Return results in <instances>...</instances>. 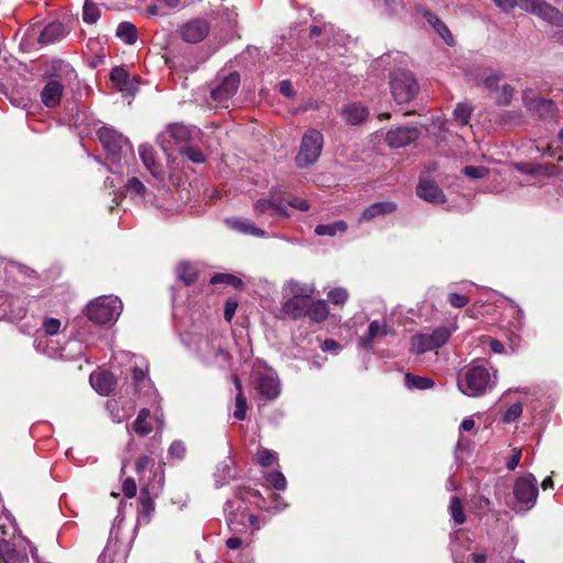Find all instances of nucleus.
I'll list each match as a JSON object with an SVG mask.
<instances>
[{
  "mask_svg": "<svg viewBox=\"0 0 563 563\" xmlns=\"http://www.w3.org/2000/svg\"><path fill=\"white\" fill-rule=\"evenodd\" d=\"M238 309V302L233 299H229L224 307V319L231 321Z\"/></svg>",
  "mask_w": 563,
  "mask_h": 563,
  "instance_id": "56",
  "label": "nucleus"
},
{
  "mask_svg": "<svg viewBox=\"0 0 563 563\" xmlns=\"http://www.w3.org/2000/svg\"><path fill=\"white\" fill-rule=\"evenodd\" d=\"M537 15L554 26H563V13L548 2L543 3Z\"/></svg>",
  "mask_w": 563,
  "mask_h": 563,
  "instance_id": "27",
  "label": "nucleus"
},
{
  "mask_svg": "<svg viewBox=\"0 0 563 563\" xmlns=\"http://www.w3.org/2000/svg\"><path fill=\"white\" fill-rule=\"evenodd\" d=\"M500 81V76L497 74H490L483 79L485 87L489 90H495Z\"/></svg>",
  "mask_w": 563,
  "mask_h": 563,
  "instance_id": "58",
  "label": "nucleus"
},
{
  "mask_svg": "<svg viewBox=\"0 0 563 563\" xmlns=\"http://www.w3.org/2000/svg\"><path fill=\"white\" fill-rule=\"evenodd\" d=\"M133 380L135 383V388L139 389L141 385L146 383V372L139 367L134 368Z\"/></svg>",
  "mask_w": 563,
  "mask_h": 563,
  "instance_id": "57",
  "label": "nucleus"
},
{
  "mask_svg": "<svg viewBox=\"0 0 563 563\" xmlns=\"http://www.w3.org/2000/svg\"><path fill=\"white\" fill-rule=\"evenodd\" d=\"M185 453L186 448L181 441H174L168 450V454L177 460H181L185 456Z\"/></svg>",
  "mask_w": 563,
  "mask_h": 563,
  "instance_id": "52",
  "label": "nucleus"
},
{
  "mask_svg": "<svg viewBox=\"0 0 563 563\" xmlns=\"http://www.w3.org/2000/svg\"><path fill=\"white\" fill-rule=\"evenodd\" d=\"M397 209V205L393 201L374 202L362 212L358 222H368L377 217L393 213Z\"/></svg>",
  "mask_w": 563,
  "mask_h": 563,
  "instance_id": "20",
  "label": "nucleus"
},
{
  "mask_svg": "<svg viewBox=\"0 0 563 563\" xmlns=\"http://www.w3.org/2000/svg\"><path fill=\"white\" fill-rule=\"evenodd\" d=\"M235 499L228 500L224 504L227 523L231 531L241 532L246 527V511L243 506L246 496L261 497V493L253 488L239 487L235 490Z\"/></svg>",
  "mask_w": 563,
  "mask_h": 563,
  "instance_id": "3",
  "label": "nucleus"
},
{
  "mask_svg": "<svg viewBox=\"0 0 563 563\" xmlns=\"http://www.w3.org/2000/svg\"><path fill=\"white\" fill-rule=\"evenodd\" d=\"M140 158L145 166V168L151 173V175L159 183L165 181V172L163 166L156 162L155 152L152 146L142 144L139 147Z\"/></svg>",
  "mask_w": 563,
  "mask_h": 563,
  "instance_id": "15",
  "label": "nucleus"
},
{
  "mask_svg": "<svg viewBox=\"0 0 563 563\" xmlns=\"http://www.w3.org/2000/svg\"><path fill=\"white\" fill-rule=\"evenodd\" d=\"M210 31L209 22L205 19H194L180 29V36L185 42L198 43L202 41Z\"/></svg>",
  "mask_w": 563,
  "mask_h": 563,
  "instance_id": "13",
  "label": "nucleus"
},
{
  "mask_svg": "<svg viewBox=\"0 0 563 563\" xmlns=\"http://www.w3.org/2000/svg\"><path fill=\"white\" fill-rule=\"evenodd\" d=\"M428 21L446 44H453V37L450 30L437 15L429 13Z\"/></svg>",
  "mask_w": 563,
  "mask_h": 563,
  "instance_id": "37",
  "label": "nucleus"
},
{
  "mask_svg": "<svg viewBox=\"0 0 563 563\" xmlns=\"http://www.w3.org/2000/svg\"><path fill=\"white\" fill-rule=\"evenodd\" d=\"M390 332L385 321L374 320L369 323L367 332L360 338L358 345L362 349H372L374 341L386 336Z\"/></svg>",
  "mask_w": 563,
  "mask_h": 563,
  "instance_id": "17",
  "label": "nucleus"
},
{
  "mask_svg": "<svg viewBox=\"0 0 563 563\" xmlns=\"http://www.w3.org/2000/svg\"><path fill=\"white\" fill-rule=\"evenodd\" d=\"M100 18V9L92 0H85L82 20L87 24H95Z\"/></svg>",
  "mask_w": 563,
  "mask_h": 563,
  "instance_id": "35",
  "label": "nucleus"
},
{
  "mask_svg": "<svg viewBox=\"0 0 563 563\" xmlns=\"http://www.w3.org/2000/svg\"><path fill=\"white\" fill-rule=\"evenodd\" d=\"M90 384L98 394L107 396L114 390L117 379L112 373L103 371L92 373L90 375Z\"/></svg>",
  "mask_w": 563,
  "mask_h": 563,
  "instance_id": "18",
  "label": "nucleus"
},
{
  "mask_svg": "<svg viewBox=\"0 0 563 563\" xmlns=\"http://www.w3.org/2000/svg\"><path fill=\"white\" fill-rule=\"evenodd\" d=\"M514 495L518 503L531 509L538 497L537 478L532 474L519 477L514 485Z\"/></svg>",
  "mask_w": 563,
  "mask_h": 563,
  "instance_id": "10",
  "label": "nucleus"
},
{
  "mask_svg": "<svg viewBox=\"0 0 563 563\" xmlns=\"http://www.w3.org/2000/svg\"><path fill=\"white\" fill-rule=\"evenodd\" d=\"M538 108H542L547 113L551 114L555 110V104L552 100L540 99L538 100Z\"/></svg>",
  "mask_w": 563,
  "mask_h": 563,
  "instance_id": "63",
  "label": "nucleus"
},
{
  "mask_svg": "<svg viewBox=\"0 0 563 563\" xmlns=\"http://www.w3.org/2000/svg\"><path fill=\"white\" fill-rule=\"evenodd\" d=\"M234 384L238 389V394L235 396L234 417L238 420H244L246 417V409H247L246 398L243 395L242 386H241L240 379L238 377H234Z\"/></svg>",
  "mask_w": 563,
  "mask_h": 563,
  "instance_id": "31",
  "label": "nucleus"
},
{
  "mask_svg": "<svg viewBox=\"0 0 563 563\" xmlns=\"http://www.w3.org/2000/svg\"><path fill=\"white\" fill-rule=\"evenodd\" d=\"M140 504L144 514L148 515L154 511V500L148 496L145 489L141 490Z\"/></svg>",
  "mask_w": 563,
  "mask_h": 563,
  "instance_id": "51",
  "label": "nucleus"
},
{
  "mask_svg": "<svg viewBox=\"0 0 563 563\" xmlns=\"http://www.w3.org/2000/svg\"><path fill=\"white\" fill-rule=\"evenodd\" d=\"M133 429L139 435L142 437H145L153 431V427L147 420H135L133 423Z\"/></svg>",
  "mask_w": 563,
  "mask_h": 563,
  "instance_id": "54",
  "label": "nucleus"
},
{
  "mask_svg": "<svg viewBox=\"0 0 563 563\" xmlns=\"http://www.w3.org/2000/svg\"><path fill=\"white\" fill-rule=\"evenodd\" d=\"M328 298L333 305H343L349 298V292L345 288L336 287L328 294Z\"/></svg>",
  "mask_w": 563,
  "mask_h": 563,
  "instance_id": "44",
  "label": "nucleus"
},
{
  "mask_svg": "<svg viewBox=\"0 0 563 563\" xmlns=\"http://www.w3.org/2000/svg\"><path fill=\"white\" fill-rule=\"evenodd\" d=\"M448 300L450 305L454 308H464L470 302V298L467 296L455 292L450 294Z\"/></svg>",
  "mask_w": 563,
  "mask_h": 563,
  "instance_id": "50",
  "label": "nucleus"
},
{
  "mask_svg": "<svg viewBox=\"0 0 563 563\" xmlns=\"http://www.w3.org/2000/svg\"><path fill=\"white\" fill-rule=\"evenodd\" d=\"M288 289L292 296H300L301 298H308L313 295L314 287L310 284H302L297 280H289Z\"/></svg>",
  "mask_w": 563,
  "mask_h": 563,
  "instance_id": "34",
  "label": "nucleus"
},
{
  "mask_svg": "<svg viewBox=\"0 0 563 563\" xmlns=\"http://www.w3.org/2000/svg\"><path fill=\"white\" fill-rule=\"evenodd\" d=\"M240 85V75L231 73L223 78L221 84L211 91V98L222 107H228V101L235 95Z\"/></svg>",
  "mask_w": 563,
  "mask_h": 563,
  "instance_id": "11",
  "label": "nucleus"
},
{
  "mask_svg": "<svg viewBox=\"0 0 563 563\" xmlns=\"http://www.w3.org/2000/svg\"><path fill=\"white\" fill-rule=\"evenodd\" d=\"M308 305V298L291 296V298L283 305L282 312L292 319H298L307 313Z\"/></svg>",
  "mask_w": 563,
  "mask_h": 563,
  "instance_id": "22",
  "label": "nucleus"
},
{
  "mask_svg": "<svg viewBox=\"0 0 563 563\" xmlns=\"http://www.w3.org/2000/svg\"><path fill=\"white\" fill-rule=\"evenodd\" d=\"M122 490L125 497L132 498L136 495V483L133 478L124 479L122 484Z\"/></svg>",
  "mask_w": 563,
  "mask_h": 563,
  "instance_id": "55",
  "label": "nucleus"
},
{
  "mask_svg": "<svg viewBox=\"0 0 563 563\" xmlns=\"http://www.w3.org/2000/svg\"><path fill=\"white\" fill-rule=\"evenodd\" d=\"M266 481L278 490H284L287 486L285 476L279 471H273L266 474Z\"/></svg>",
  "mask_w": 563,
  "mask_h": 563,
  "instance_id": "43",
  "label": "nucleus"
},
{
  "mask_svg": "<svg viewBox=\"0 0 563 563\" xmlns=\"http://www.w3.org/2000/svg\"><path fill=\"white\" fill-rule=\"evenodd\" d=\"M417 195L432 203H441L444 201L443 191L434 181L429 179H420L417 186Z\"/></svg>",
  "mask_w": 563,
  "mask_h": 563,
  "instance_id": "19",
  "label": "nucleus"
},
{
  "mask_svg": "<svg viewBox=\"0 0 563 563\" xmlns=\"http://www.w3.org/2000/svg\"><path fill=\"white\" fill-rule=\"evenodd\" d=\"M74 73L73 67L62 59H53L47 64V69L43 75L45 84L40 92L41 102L46 108H55L60 103L65 81Z\"/></svg>",
  "mask_w": 563,
  "mask_h": 563,
  "instance_id": "1",
  "label": "nucleus"
},
{
  "mask_svg": "<svg viewBox=\"0 0 563 563\" xmlns=\"http://www.w3.org/2000/svg\"><path fill=\"white\" fill-rule=\"evenodd\" d=\"M390 89L397 103H407L417 96L419 87L412 73L397 70L391 75Z\"/></svg>",
  "mask_w": 563,
  "mask_h": 563,
  "instance_id": "7",
  "label": "nucleus"
},
{
  "mask_svg": "<svg viewBox=\"0 0 563 563\" xmlns=\"http://www.w3.org/2000/svg\"><path fill=\"white\" fill-rule=\"evenodd\" d=\"M98 137L112 163L120 161L124 146H129L128 139L110 126H101Z\"/></svg>",
  "mask_w": 563,
  "mask_h": 563,
  "instance_id": "9",
  "label": "nucleus"
},
{
  "mask_svg": "<svg viewBox=\"0 0 563 563\" xmlns=\"http://www.w3.org/2000/svg\"><path fill=\"white\" fill-rule=\"evenodd\" d=\"M122 311V302L118 297H99L87 306V317L98 324L115 321Z\"/></svg>",
  "mask_w": 563,
  "mask_h": 563,
  "instance_id": "4",
  "label": "nucleus"
},
{
  "mask_svg": "<svg viewBox=\"0 0 563 563\" xmlns=\"http://www.w3.org/2000/svg\"><path fill=\"white\" fill-rule=\"evenodd\" d=\"M256 216L268 214L271 217L288 218L289 214L279 197L273 195L269 199H258L254 205Z\"/></svg>",
  "mask_w": 563,
  "mask_h": 563,
  "instance_id": "14",
  "label": "nucleus"
},
{
  "mask_svg": "<svg viewBox=\"0 0 563 563\" xmlns=\"http://www.w3.org/2000/svg\"><path fill=\"white\" fill-rule=\"evenodd\" d=\"M347 230V224L343 220H338L328 224H318L314 229L317 235H329L333 236L338 232H345Z\"/></svg>",
  "mask_w": 563,
  "mask_h": 563,
  "instance_id": "32",
  "label": "nucleus"
},
{
  "mask_svg": "<svg viewBox=\"0 0 563 563\" xmlns=\"http://www.w3.org/2000/svg\"><path fill=\"white\" fill-rule=\"evenodd\" d=\"M180 154L195 164H201L206 161V157L200 148L191 146L190 144H188L186 147H183Z\"/></svg>",
  "mask_w": 563,
  "mask_h": 563,
  "instance_id": "40",
  "label": "nucleus"
},
{
  "mask_svg": "<svg viewBox=\"0 0 563 563\" xmlns=\"http://www.w3.org/2000/svg\"><path fill=\"white\" fill-rule=\"evenodd\" d=\"M258 393L267 398L274 399L279 394V382L273 373L263 374L257 379Z\"/></svg>",
  "mask_w": 563,
  "mask_h": 563,
  "instance_id": "21",
  "label": "nucleus"
},
{
  "mask_svg": "<svg viewBox=\"0 0 563 563\" xmlns=\"http://www.w3.org/2000/svg\"><path fill=\"white\" fill-rule=\"evenodd\" d=\"M110 77L120 91H126L131 95L134 92V86L130 80L128 71L123 67L113 68Z\"/></svg>",
  "mask_w": 563,
  "mask_h": 563,
  "instance_id": "26",
  "label": "nucleus"
},
{
  "mask_svg": "<svg viewBox=\"0 0 563 563\" xmlns=\"http://www.w3.org/2000/svg\"><path fill=\"white\" fill-rule=\"evenodd\" d=\"M521 450H515L512 456L507 461V468L514 471L520 463Z\"/></svg>",
  "mask_w": 563,
  "mask_h": 563,
  "instance_id": "60",
  "label": "nucleus"
},
{
  "mask_svg": "<svg viewBox=\"0 0 563 563\" xmlns=\"http://www.w3.org/2000/svg\"><path fill=\"white\" fill-rule=\"evenodd\" d=\"M43 329L47 335H54L60 329V321L56 318H46L43 321Z\"/></svg>",
  "mask_w": 563,
  "mask_h": 563,
  "instance_id": "49",
  "label": "nucleus"
},
{
  "mask_svg": "<svg viewBox=\"0 0 563 563\" xmlns=\"http://www.w3.org/2000/svg\"><path fill=\"white\" fill-rule=\"evenodd\" d=\"M115 34L119 38L130 45L134 44L137 40L136 26L126 21L119 23Z\"/></svg>",
  "mask_w": 563,
  "mask_h": 563,
  "instance_id": "30",
  "label": "nucleus"
},
{
  "mask_svg": "<svg viewBox=\"0 0 563 563\" xmlns=\"http://www.w3.org/2000/svg\"><path fill=\"white\" fill-rule=\"evenodd\" d=\"M465 176L472 179L484 178L488 174V168L485 166H466L463 169Z\"/></svg>",
  "mask_w": 563,
  "mask_h": 563,
  "instance_id": "45",
  "label": "nucleus"
},
{
  "mask_svg": "<svg viewBox=\"0 0 563 563\" xmlns=\"http://www.w3.org/2000/svg\"><path fill=\"white\" fill-rule=\"evenodd\" d=\"M544 2L543 0H521L519 5L525 11L537 15Z\"/></svg>",
  "mask_w": 563,
  "mask_h": 563,
  "instance_id": "48",
  "label": "nucleus"
},
{
  "mask_svg": "<svg viewBox=\"0 0 563 563\" xmlns=\"http://www.w3.org/2000/svg\"><path fill=\"white\" fill-rule=\"evenodd\" d=\"M195 129H190L180 123H173L165 128L157 137V142L165 153L176 147L181 151L191 143L194 139ZM197 132H200L197 130Z\"/></svg>",
  "mask_w": 563,
  "mask_h": 563,
  "instance_id": "5",
  "label": "nucleus"
},
{
  "mask_svg": "<svg viewBox=\"0 0 563 563\" xmlns=\"http://www.w3.org/2000/svg\"><path fill=\"white\" fill-rule=\"evenodd\" d=\"M228 223L230 224V227L233 230L244 233V234L254 235V236H264L265 235L264 230L255 227L247 219H231V220H228Z\"/></svg>",
  "mask_w": 563,
  "mask_h": 563,
  "instance_id": "28",
  "label": "nucleus"
},
{
  "mask_svg": "<svg viewBox=\"0 0 563 563\" xmlns=\"http://www.w3.org/2000/svg\"><path fill=\"white\" fill-rule=\"evenodd\" d=\"M493 1L504 12H508L517 5L516 0H493Z\"/></svg>",
  "mask_w": 563,
  "mask_h": 563,
  "instance_id": "59",
  "label": "nucleus"
},
{
  "mask_svg": "<svg viewBox=\"0 0 563 563\" xmlns=\"http://www.w3.org/2000/svg\"><path fill=\"white\" fill-rule=\"evenodd\" d=\"M288 206L299 209L301 211L309 210V203L306 200L300 199V198H294V199L289 200Z\"/></svg>",
  "mask_w": 563,
  "mask_h": 563,
  "instance_id": "62",
  "label": "nucleus"
},
{
  "mask_svg": "<svg viewBox=\"0 0 563 563\" xmlns=\"http://www.w3.org/2000/svg\"><path fill=\"white\" fill-rule=\"evenodd\" d=\"M420 136V131L415 126H399L386 133L385 141L390 147H404L415 142Z\"/></svg>",
  "mask_w": 563,
  "mask_h": 563,
  "instance_id": "12",
  "label": "nucleus"
},
{
  "mask_svg": "<svg viewBox=\"0 0 563 563\" xmlns=\"http://www.w3.org/2000/svg\"><path fill=\"white\" fill-rule=\"evenodd\" d=\"M323 147V135L320 131L311 129L307 131L301 140V144L296 155V164L303 168L314 164Z\"/></svg>",
  "mask_w": 563,
  "mask_h": 563,
  "instance_id": "6",
  "label": "nucleus"
},
{
  "mask_svg": "<svg viewBox=\"0 0 563 563\" xmlns=\"http://www.w3.org/2000/svg\"><path fill=\"white\" fill-rule=\"evenodd\" d=\"M129 547V542L122 540L120 527H112L103 554L111 558H125Z\"/></svg>",
  "mask_w": 563,
  "mask_h": 563,
  "instance_id": "16",
  "label": "nucleus"
},
{
  "mask_svg": "<svg viewBox=\"0 0 563 563\" xmlns=\"http://www.w3.org/2000/svg\"><path fill=\"white\" fill-rule=\"evenodd\" d=\"M4 563H29L26 554L19 553L15 549L1 559Z\"/></svg>",
  "mask_w": 563,
  "mask_h": 563,
  "instance_id": "53",
  "label": "nucleus"
},
{
  "mask_svg": "<svg viewBox=\"0 0 563 563\" xmlns=\"http://www.w3.org/2000/svg\"><path fill=\"white\" fill-rule=\"evenodd\" d=\"M312 321L322 322L329 316V308L324 300L309 302L307 313Z\"/></svg>",
  "mask_w": 563,
  "mask_h": 563,
  "instance_id": "29",
  "label": "nucleus"
},
{
  "mask_svg": "<svg viewBox=\"0 0 563 563\" xmlns=\"http://www.w3.org/2000/svg\"><path fill=\"white\" fill-rule=\"evenodd\" d=\"M522 413V406L519 402L512 404L504 416V422L510 423L516 421Z\"/></svg>",
  "mask_w": 563,
  "mask_h": 563,
  "instance_id": "47",
  "label": "nucleus"
},
{
  "mask_svg": "<svg viewBox=\"0 0 563 563\" xmlns=\"http://www.w3.org/2000/svg\"><path fill=\"white\" fill-rule=\"evenodd\" d=\"M279 92L285 96V97H292L294 96V90H292V85L289 80H283L280 81L279 84Z\"/></svg>",
  "mask_w": 563,
  "mask_h": 563,
  "instance_id": "61",
  "label": "nucleus"
},
{
  "mask_svg": "<svg viewBox=\"0 0 563 563\" xmlns=\"http://www.w3.org/2000/svg\"><path fill=\"white\" fill-rule=\"evenodd\" d=\"M67 32L60 22H52L47 24L38 36V42L44 45L53 44L66 36Z\"/></svg>",
  "mask_w": 563,
  "mask_h": 563,
  "instance_id": "23",
  "label": "nucleus"
},
{
  "mask_svg": "<svg viewBox=\"0 0 563 563\" xmlns=\"http://www.w3.org/2000/svg\"><path fill=\"white\" fill-rule=\"evenodd\" d=\"M14 550V545L5 540V539H0V558L2 559L3 556H5L7 554H9L11 551Z\"/></svg>",
  "mask_w": 563,
  "mask_h": 563,
  "instance_id": "64",
  "label": "nucleus"
},
{
  "mask_svg": "<svg viewBox=\"0 0 563 563\" xmlns=\"http://www.w3.org/2000/svg\"><path fill=\"white\" fill-rule=\"evenodd\" d=\"M471 113L472 109L466 103H459L453 112L455 121L461 125H466L468 123Z\"/></svg>",
  "mask_w": 563,
  "mask_h": 563,
  "instance_id": "41",
  "label": "nucleus"
},
{
  "mask_svg": "<svg viewBox=\"0 0 563 563\" xmlns=\"http://www.w3.org/2000/svg\"><path fill=\"white\" fill-rule=\"evenodd\" d=\"M287 504L284 501L283 497L278 494H272L271 504L268 506H262L268 511H283L287 508Z\"/></svg>",
  "mask_w": 563,
  "mask_h": 563,
  "instance_id": "46",
  "label": "nucleus"
},
{
  "mask_svg": "<svg viewBox=\"0 0 563 563\" xmlns=\"http://www.w3.org/2000/svg\"><path fill=\"white\" fill-rule=\"evenodd\" d=\"M341 113L343 119L353 125L364 122L368 117L367 108L358 103L346 106Z\"/></svg>",
  "mask_w": 563,
  "mask_h": 563,
  "instance_id": "25",
  "label": "nucleus"
},
{
  "mask_svg": "<svg viewBox=\"0 0 563 563\" xmlns=\"http://www.w3.org/2000/svg\"><path fill=\"white\" fill-rule=\"evenodd\" d=\"M211 283L212 284H219V283L228 284V285H231L235 289L240 288L243 285L242 280L239 277L231 275V274H217L211 278Z\"/></svg>",
  "mask_w": 563,
  "mask_h": 563,
  "instance_id": "42",
  "label": "nucleus"
},
{
  "mask_svg": "<svg viewBox=\"0 0 563 563\" xmlns=\"http://www.w3.org/2000/svg\"><path fill=\"white\" fill-rule=\"evenodd\" d=\"M449 510L455 525H463L465 522L466 516L459 497L454 496L451 498Z\"/></svg>",
  "mask_w": 563,
  "mask_h": 563,
  "instance_id": "39",
  "label": "nucleus"
},
{
  "mask_svg": "<svg viewBox=\"0 0 563 563\" xmlns=\"http://www.w3.org/2000/svg\"><path fill=\"white\" fill-rule=\"evenodd\" d=\"M452 331L448 327H439L432 333H420L411 336L410 350L416 354H422L444 345L450 339Z\"/></svg>",
  "mask_w": 563,
  "mask_h": 563,
  "instance_id": "8",
  "label": "nucleus"
},
{
  "mask_svg": "<svg viewBox=\"0 0 563 563\" xmlns=\"http://www.w3.org/2000/svg\"><path fill=\"white\" fill-rule=\"evenodd\" d=\"M126 194L134 200L147 202L151 200V191L137 177H132L125 185Z\"/></svg>",
  "mask_w": 563,
  "mask_h": 563,
  "instance_id": "24",
  "label": "nucleus"
},
{
  "mask_svg": "<svg viewBox=\"0 0 563 563\" xmlns=\"http://www.w3.org/2000/svg\"><path fill=\"white\" fill-rule=\"evenodd\" d=\"M254 461L263 467H268L277 461V454L266 448H260L254 456Z\"/></svg>",
  "mask_w": 563,
  "mask_h": 563,
  "instance_id": "38",
  "label": "nucleus"
},
{
  "mask_svg": "<svg viewBox=\"0 0 563 563\" xmlns=\"http://www.w3.org/2000/svg\"><path fill=\"white\" fill-rule=\"evenodd\" d=\"M178 278L184 282L185 285H191L197 278V269L192 264L188 262H181L176 268Z\"/></svg>",
  "mask_w": 563,
  "mask_h": 563,
  "instance_id": "33",
  "label": "nucleus"
},
{
  "mask_svg": "<svg viewBox=\"0 0 563 563\" xmlns=\"http://www.w3.org/2000/svg\"><path fill=\"white\" fill-rule=\"evenodd\" d=\"M495 384L489 369L483 364L471 363L457 375V387L468 397L483 396L492 390Z\"/></svg>",
  "mask_w": 563,
  "mask_h": 563,
  "instance_id": "2",
  "label": "nucleus"
},
{
  "mask_svg": "<svg viewBox=\"0 0 563 563\" xmlns=\"http://www.w3.org/2000/svg\"><path fill=\"white\" fill-rule=\"evenodd\" d=\"M405 383L406 386L410 389L417 388V389H428L433 387L434 382L431 378L417 376L413 374H407L405 376Z\"/></svg>",
  "mask_w": 563,
  "mask_h": 563,
  "instance_id": "36",
  "label": "nucleus"
}]
</instances>
